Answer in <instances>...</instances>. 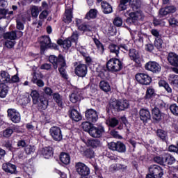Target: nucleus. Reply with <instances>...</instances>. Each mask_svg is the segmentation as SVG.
<instances>
[{
	"mask_svg": "<svg viewBox=\"0 0 178 178\" xmlns=\"http://www.w3.org/2000/svg\"><path fill=\"white\" fill-rule=\"evenodd\" d=\"M135 79L141 86H149L152 83V78L144 72H138L135 75Z\"/></svg>",
	"mask_w": 178,
	"mask_h": 178,
	"instance_id": "39448f33",
	"label": "nucleus"
},
{
	"mask_svg": "<svg viewBox=\"0 0 178 178\" xmlns=\"http://www.w3.org/2000/svg\"><path fill=\"white\" fill-rule=\"evenodd\" d=\"M168 151L169 152H175V154H178V147L175 145H170L168 147Z\"/></svg>",
	"mask_w": 178,
	"mask_h": 178,
	"instance_id": "774afa93",
	"label": "nucleus"
},
{
	"mask_svg": "<svg viewBox=\"0 0 178 178\" xmlns=\"http://www.w3.org/2000/svg\"><path fill=\"white\" fill-rule=\"evenodd\" d=\"M165 175L163 168L158 165H152L149 167V172L145 178H162Z\"/></svg>",
	"mask_w": 178,
	"mask_h": 178,
	"instance_id": "7ed1b4c3",
	"label": "nucleus"
},
{
	"mask_svg": "<svg viewBox=\"0 0 178 178\" xmlns=\"http://www.w3.org/2000/svg\"><path fill=\"white\" fill-rule=\"evenodd\" d=\"M59 159L62 165H69V163H70V154L62 152L59 155Z\"/></svg>",
	"mask_w": 178,
	"mask_h": 178,
	"instance_id": "bb28decb",
	"label": "nucleus"
},
{
	"mask_svg": "<svg viewBox=\"0 0 178 178\" xmlns=\"http://www.w3.org/2000/svg\"><path fill=\"white\" fill-rule=\"evenodd\" d=\"M3 38L5 40H11L15 41L17 38V34L16 33V31H12L11 32H7L4 33Z\"/></svg>",
	"mask_w": 178,
	"mask_h": 178,
	"instance_id": "58836bf2",
	"label": "nucleus"
},
{
	"mask_svg": "<svg viewBox=\"0 0 178 178\" xmlns=\"http://www.w3.org/2000/svg\"><path fill=\"white\" fill-rule=\"evenodd\" d=\"M36 105H38V111H39V112H44V111L48 108V98L45 97L44 95L40 96V99L38 100Z\"/></svg>",
	"mask_w": 178,
	"mask_h": 178,
	"instance_id": "412c9836",
	"label": "nucleus"
},
{
	"mask_svg": "<svg viewBox=\"0 0 178 178\" xmlns=\"http://www.w3.org/2000/svg\"><path fill=\"white\" fill-rule=\"evenodd\" d=\"M159 86L163 87L168 94H172V88H170V86L166 81L162 79L160 80L159 81Z\"/></svg>",
	"mask_w": 178,
	"mask_h": 178,
	"instance_id": "e433bc0d",
	"label": "nucleus"
},
{
	"mask_svg": "<svg viewBox=\"0 0 178 178\" xmlns=\"http://www.w3.org/2000/svg\"><path fill=\"white\" fill-rule=\"evenodd\" d=\"M153 161L155 163H158V165H161L163 166L164 165V153L161 154L160 156H156L153 158Z\"/></svg>",
	"mask_w": 178,
	"mask_h": 178,
	"instance_id": "49530a36",
	"label": "nucleus"
},
{
	"mask_svg": "<svg viewBox=\"0 0 178 178\" xmlns=\"http://www.w3.org/2000/svg\"><path fill=\"white\" fill-rule=\"evenodd\" d=\"M21 102L22 106H26L28 104H30V102H31V98H30V96L24 97L21 99Z\"/></svg>",
	"mask_w": 178,
	"mask_h": 178,
	"instance_id": "0e129e2a",
	"label": "nucleus"
},
{
	"mask_svg": "<svg viewBox=\"0 0 178 178\" xmlns=\"http://www.w3.org/2000/svg\"><path fill=\"white\" fill-rule=\"evenodd\" d=\"M42 155L45 159H51L54 157V147L51 146L44 147L42 149Z\"/></svg>",
	"mask_w": 178,
	"mask_h": 178,
	"instance_id": "b1692460",
	"label": "nucleus"
},
{
	"mask_svg": "<svg viewBox=\"0 0 178 178\" xmlns=\"http://www.w3.org/2000/svg\"><path fill=\"white\" fill-rule=\"evenodd\" d=\"M86 145L87 147H91V148H98V147H101V140L98 139H88Z\"/></svg>",
	"mask_w": 178,
	"mask_h": 178,
	"instance_id": "2f4dec72",
	"label": "nucleus"
},
{
	"mask_svg": "<svg viewBox=\"0 0 178 178\" xmlns=\"http://www.w3.org/2000/svg\"><path fill=\"white\" fill-rule=\"evenodd\" d=\"M83 155L88 159H92L95 156V152L91 148H88L83 152Z\"/></svg>",
	"mask_w": 178,
	"mask_h": 178,
	"instance_id": "37998d69",
	"label": "nucleus"
},
{
	"mask_svg": "<svg viewBox=\"0 0 178 178\" xmlns=\"http://www.w3.org/2000/svg\"><path fill=\"white\" fill-rule=\"evenodd\" d=\"M169 109L174 116H177L178 118V105L176 104H170Z\"/></svg>",
	"mask_w": 178,
	"mask_h": 178,
	"instance_id": "603ef678",
	"label": "nucleus"
},
{
	"mask_svg": "<svg viewBox=\"0 0 178 178\" xmlns=\"http://www.w3.org/2000/svg\"><path fill=\"white\" fill-rule=\"evenodd\" d=\"M108 49L110 50V52H111V54H115L116 58H119V54H120L119 44L117 45L113 43H111L108 46Z\"/></svg>",
	"mask_w": 178,
	"mask_h": 178,
	"instance_id": "ea45409f",
	"label": "nucleus"
},
{
	"mask_svg": "<svg viewBox=\"0 0 178 178\" xmlns=\"http://www.w3.org/2000/svg\"><path fill=\"white\" fill-rule=\"evenodd\" d=\"M10 74H9L8 72H0V86H6L10 81Z\"/></svg>",
	"mask_w": 178,
	"mask_h": 178,
	"instance_id": "393cba45",
	"label": "nucleus"
},
{
	"mask_svg": "<svg viewBox=\"0 0 178 178\" xmlns=\"http://www.w3.org/2000/svg\"><path fill=\"white\" fill-rule=\"evenodd\" d=\"M101 6L104 15H109V13H112V12H113L112 6L106 1H102Z\"/></svg>",
	"mask_w": 178,
	"mask_h": 178,
	"instance_id": "a878e982",
	"label": "nucleus"
},
{
	"mask_svg": "<svg viewBox=\"0 0 178 178\" xmlns=\"http://www.w3.org/2000/svg\"><path fill=\"white\" fill-rule=\"evenodd\" d=\"M113 24L116 26V27H120L123 24V19L120 17H117L114 19Z\"/></svg>",
	"mask_w": 178,
	"mask_h": 178,
	"instance_id": "bf43d9fd",
	"label": "nucleus"
},
{
	"mask_svg": "<svg viewBox=\"0 0 178 178\" xmlns=\"http://www.w3.org/2000/svg\"><path fill=\"white\" fill-rule=\"evenodd\" d=\"M93 41L99 51L102 52V54H104L105 52V46H104V44L99 41V40L95 38L93 39Z\"/></svg>",
	"mask_w": 178,
	"mask_h": 178,
	"instance_id": "a18cd8bd",
	"label": "nucleus"
},
{
	"mask_svg": "<svg viewBox=\"0 0 178 178\" xmlns=\"http://www.w3.org/2000/svg\"><path fill=\"white\" fill-rule=\"evenodd\" d=\"M118 124H119V120L116 119V118H112L108 120L109 127L115 128Z\"/></svg>",
	"mask_w": 178,
	"mask_h": 178,
	"instance_id": "5fc2aeb1",
	"label": "nucleus"
},
{
	"mask_svg": "<svg viewBox=\"0 0 178 178\" xmlns=\"http://www.w3.org/2000/svg\"><path fill=\"white\" fill-rule=\"evenodd\" d=\"M130 107V103L127 99L116 100L111 104L110 108L113 109L116 112H122V111H126Z\"/></svg>",
	"mask_w": 178,
	"mask_h": 178,
	"instance_id": "20e7f679",
	"label": "nucleus"
},
{
	"mask_svg": "<svg viewBox=\"0 0 178 178\" xmlns=\"http://www.w3.org/2000/svg\"><path fill=\"white\" fill-rule=\"evenodd\" d=\"M97 13L98 10H97V9H90L89 12L86 13L85 19H87V20H91V19H97Z\"/></svg>",
	"mask_w": 178,
	"mask_h": 178,
	"instance_id": "4c0bfd02",
	"label": "nucleus"
},
{
	"mask_svg": "<svg viewBox=\"0 0 178 178\" xmlns=\"http://www.w3.org/2000/svg\"><path fill=\"white\" fill-rule=\"evenodd\" d=\"M81 127L83 131H86V133H88V134H90V131H91L92 127H94V124H92V122H91L86 121L82 122Z\"/></svg>",
	"mask_w": 178,
	"mask_h": 178,
	"instance_id": "c9c22d12",
	"label": "nucleus"
},
{
	"mask_svg": "<svg viewBox=\"0 0 178 178\" xmlns=\"http://www.w3.org/2000/svg\"><path fill=\"white\" fill-rule=\"evenodd\" d=\"M127 8H129V5L124 4V3L119 1V4L118 6V10L119 12H124V10H127Z\"/></svg>",
	"mask_w": 178,
	"mask_h": 178,
	"instance_id": "13d9d810",
	"label": "nucleus"
},
{
	"mask_svg": "<svg viewBox=\"0 0 178 178\" xmlns=\"http://www.w3.org/2000/svg\"><path fill=\"white\" fill-rule=\"evenodd\" d=\"M129 6L133 9V10H137L141 8V0H131L129 2Z\"/></svg>",
	"mask_w": 178,
	"mask_h": 178,
	"instance_id": "79ce46f5",
	"label": "nucleus"
},
{
	"mask_svg": "<svg viewBox=\"0 0 178 178\" xmlns=\"http://www.w3.org/2000/svg\"><path fill=\"white\" fill-rule=\"evenodd\" d=\"M156 136L160 140L166 143L168 141V132H166L163 129H157L156 131Z\"/></svg>",
	"mask_w": 178,
	"mask_h": 178,
	"instance_id": "f704fd0d",
	"label": "nucleus"
},
{
	"mask_svg": "<svg viewBox=\"0 0 178 178\" xmlns=\"http://www.w3.org/2000/svg\"><path fill=\"white\" fill-rule=\"evenodd\" d=\"M53 99L57 104L59 108H63V97L59 92H55L52 95Z\"/></svg>",
	"mask_w": 178,
	"mask_h": 178,
	"instance_id": "c85d7f7f",
	"label": "nucleus"
},
{
	"mask_svg": "<svg viewBox=\"0 0 178 178\" xmlns=\"http://www.w3.org/2000/svg\"><path fill=\"white\" fill-rule=\"evenodd\" d=\"M108 148L111 151H117V152H120V154H124L126 152V145L120 141L110 143L108 144Z\"/></svg>",
	"mask_w": 178,
	"mask_h": 178,
	"instance_id": "f8f14e48",
	"label": "nucleus"
},
{
	"mask_svg": "<svg viewBox=\"0 0 178 178\" xmlns=\"http://www.w3.org/2000/svg\"><path fill=\"white\" fill-rule=\"evenodd\" d=\"M31 82L33 84H36V86L40 88L44 87V86H45L44 81H42V79H38L37 76L35 75L33 76Z\"/></svg>",
	"mask_w": 178,
	"mask_h": 178,
	"instance_id": "de8ad7c7",
	"label": "nucleus"
},
{
	"mask_svg": "<svg viewBox=\"0 0 178 178\" xmlns=\"http://www.w3.org/2000/svg\"><path fill=\"white\" fill-rule=\"evenodd\" d=\"M75 168L78 175L82 177H86V176L90 175V168H88V166L83 163H76L75 165Z\"/></svg>",
	"mask_w": 178,
	"mask_h": 178,
	"instance_id": "6e6552de",
	"label": "nucleus"
},
{
	"mask_svg": "<svg viewBox=\"0 0 178 178\" xmlns=\"http://www.w3.org/2000/svg\"><path fill=\"white\" fill-rule=\"evenodd\" d=\"M31 13L32 17H38V15H40V10H38V6H33L31 8Z\"/></svg>",
	"mask_w": 178,
	"mask_h": 178,
	"instance_id": "864d4df0",
	"label": "nucleus"
},
{
	"mask_svg": "<svg viewBox=\"0 0 178 178\" xmlns=\"http://www.w3.org/2000/svg\"><path fill=\"white\" fill-rule=\"evenodd\" d=\"M169 81L172 86H174V87H177L178 88V75H170Z\"/></svg>",
	"mask_w": 178,
	"mask_h": 178,
	"instance_id": "3c124183",
	"label": "nucleus"
},
{
	"mask_svg": "<svg viewBox=\"0 0 178 178\" xmlns=\"http://www.w3.org/2000/svg\"><path fill=\"white\" fill-rule=\"evenodd\" d=\"M80 99V95L77 93H72L71 94V96L70 97V101L72 102V104H76V102H79V100Z\"/></svg>",
	"mask_w": 178,
	"mask_h": 178,
	"instance_id": "6e6d98bb",
	"label": "nucleus"
},
{
	"mask_svg": "<svg viewBox=\"0 0 178 178\" xmlns=\"http://www.w3.org/2000/svg\"><path fill=\"white\" fill-rule=\"evenodd\" d=\"M152 118L154 123H159L162 121L163 113H162L159 108L154 106V108L152 109Z\"/></svg>",
	"mask_w": 178,
	"mask_h": 178,
	"instance_id": "6ab92c4d",
	"label": "nucleus"
},
{
	"mask_svg": "<svg viewBox=\"0 0 178 178\" xmlns=\"http://www.w3.org/2000/svg\"><path fill=\"white\" fill-rule=\"evenodd\" d=\"M69 116L72 120H74V122H80L81 119H83V117L81 116V114L78 112L76 108H71L68 111Z\"/></svg>",
	"mask_w": 178,
	"mask_h": 178,
	"instance_id": "4be33fe9",
	"label": "nucleus"
},
{
	"mask_svg": "<svg viewBox=\"0 0 178 178\" xmlns=\"http://www.w3.org/2000/svg\"><path fill=\"white\" fill-rule=\"evenodd\" d=\"M49 61L53 65L54 70H56V69H58V66H60V67H58L60 75L61 76L62 79L67 80V73L66 72V69L65 68L66 67V59H65L63 55L59 54L58 56L55 55H50L49 56Z\"/></svg>",
	"mask_w": 178,
	"mask_h": 178,
	"instance_id": "f03ea898",
	"label": "nucleus"
},
{
	"mask_svg": "<svg viewBox=\"0 0 178 178\" xmlns=\"http://www.w3.org/2000/svg\"><path fill=\"white\" fill-rule=\"evenodd\" d=\"M168 60L175 67H178V54L175 52H170L168 55Z\"/></svg>",
	"mask_w": 178,
	"mask_h": 178,
	"instance_id": "5701e85b",
	"label": "nucleus"
},
{
	"mask_svg": "<svg viewBox=\"0 0 178 178\" xmlns=\"http://www.w3.org/2000/svg\"><path fill=\"white\" fill-rule=\"evenodd\" d=\"M24 151L27 155H31V154H34L35 149H34V147L29 145L25 147Z\"/></svg>",
	"mask_w": 178,
	"mask_h": 178,
	"instance_id": "680f3d73",
	"label": "nucleus"
},
{
	"mask_svg": "<svg viewBox=\"0 0 178 178\" xmlns=\"http://www.w3.org/2000/svg\"><path fill=\"white\" fill-rule=\"evenodd\" d=\"M2 170L8 176H10L11 175H17V166L16 165L12 163L10 161L3 163L2 164Z\"/></svg>",
	"mask_w": 178,
	"mask_h": 178,
	"instance_id": "1a4fd4ad",
	"label": "nucleus"
},
{
	"mask_svg": "<svg viewBox=\"0 0 178 178\" xmlns=\"http://www.w3.org/2000/svg\"><path fill=\"white\" fill-rule=\"evenodd\" d=\"M9 92V87L7 85H1L0 86V98H6Z\"/></svg>",
	"mask_w": 178,
	"mask_h": 178,
	"instance_id": "a19ab883",
	"label": "nucleus"
},
{
	"mask_svg": "<svg viewBox=\"0 0 178 178\" xmlns=\"http://www.w3.org/2000/svg\"><path fill=\"white\" fill-rule=\"evenodd\" d=\"M139 118L143 124H147L151 120V113L147 108H140L139 111Z\"/></svg>",
	"mask_w": 178,
	"mask_h": 178,
	"instance_id": "dca6fc26",
	"label": "nucleus"
},
{
	"mask_svg": "<svg viewBox=\"0 0 178 178\" xmlns=\"http://www.w3.org/2000/svg\"><path fill=\"white\" fill-rule=\"evenodd\" d=\"M20 81V79L19 78V76L17 74H15L12 76V78H10V81H8V83L10 84H12V83H19Z\"/></svg>",
	"mask_w": 178,
	"mask_h": 178,
	"instance_id": "69168bd1",
	"label": "nucleus"
},
{
	"mask_svg": "<svg viewBox=\"0 0 178 178\" xmlns=\"http://www.w3.org/2000/svg\"><path fill=\"white\" fill-rule=\"evenodd\" d=\"M124 64L123 63V58L118 57H113L110 58L106 63V66H102L99 74H104L105 72H111V73H118L120 72Z\"/></svg>",
	"mask_w": 178,
	"mask_h": 178,
	"instance_id": "f257e3e1",
	"label": "nucleus"
},
{
	"mask_svg": "<svg viewBox=\"0 0 178 178\" xmlns=\"http://www.w3.org/2000/svg\"><path fill=\"white\" fill-rule=\"evenodd\" d=\"M145 69L156 74L161 73V65L155 61L147 62L145 65Z\"/></svg>",
	"mask_w": 178,
	"mask_h": 178,
	"instance_id": "ddd939ff",
	"label": "nucleus"
},
{
	"mask_svg": "<svg viewBox=\"0 0 178 178\" xmlns=\"http://www.w3.org/2000/svg\"><path fill=\"white\" fill-rule=\"evenodd\" d=\"M173 163H176V165L173 166L174 169L178 170V161H176V159H175V157L169 153H164L163 166H168V165H173Z\"/></svg>",
	"mask_w": 178,
	"mask_h": 178,
	"instance_id": "f3484780",
	"label": "nucleus"
},
{
	"mask_svg": "<svg viewBox=\"0 0 178 178\" xmlns=\"http://www.w3.org/2000/svg\"><path fill=\"white\" fill-rule=\"evenodd\" d=\"M156 96V92H155V88H154V86H148L145 95V99H147L149 101V99L155 98Z\"/></svg>",
	"mask_w": 178,
	"mask_h": 178,
	"instance_id": "cd10ccee",
	"label": "nucleus"
},
{
	"mask_svg": "<svg viewBox=\"0 0 178 178\" xmlns=\"http://www.w3.org/2000/svg\"><path fill=\"white\" fill-rule=\"evenodd\" d=\"M3 147L10 151V152H13L15 151V148L13 147V145L12 144V141L8 140L4 141L3 143Z\"/></svg>",
	"mask_w": 178,
	"mask_h": 178,
	"instance_id": "8fccbe9b",
	"label": "nucleus"
},
{
	"mask_svg": "<svg viewBox=\"0 0 178 178\" xmlns=\"http://www.w3.org/2000/svg\"><path fill=\"white\" fill-rule=\"evenodd\" d=\"M169 24L172 27H178V21L176 18H170L169 19Z\"/></svg>",
	"mask_w": 178,
	"mask_h": 178,
	"instance_id": "338daca9",
	"label": "nucleus"
},
{
	"mask_svg": "<svg viewBox=\"0 0 178 178\" xmlns=\"http://www.w3.org/2000/svg\"><path fill=\"white\" fill-rule=\"evenodd\" d=\"M79 29L81 30V31H88V32L92 31V27H91V26L84 24L79 26Z\"/></svg>",
	"mask_w": 178,
	"mask_h": 178,
	"instance_id": "4d7b16f0",
	"label": "nucleus"
},
{
	"mask_svg": "<svg viewBox=\"0 0 178 178\" xmlns=\"http://www.w3.org/2000/svg\"><path fill=\"white\" fill-rule=\"evenodd\" d=\"M31 97L32 98L33 105L38 104V100L41 99V97H44L42 95H40L38 90H33L31 92Z\"/></svg>",
	"mask_w": 178,
	"mask_h": 178,
	"instance_id": "473e14b6",
	"label": "nucleus"
},
{
	"mask_svg": "<svg viewBox=\"0 0 178 178\" xmlns=\"http://www.w3.org/2000/svg\"><path fill=\"white\" fill-rule=\"evenodd\" d=\"M50 42L51 38H49V35H43L40 38V44L41 54H44V52L48 49Z\"/></svg>",
	"mask_w": 178,
	"mask_h": 178,
	"instance_id": "a211bd4d",
	"label": "nucleus"
},
{
	"mask_svg": "<svg viewBox=\"0 0 178 178\" xmlns=\"http://www.w3.org/2000/svg\"><path fill=\"white\" fill-rule=\"evenodd\" d=\"M99 87L104 92H109L111 90V84L106 80H102L99 82Z\"/></svg>",
	"mask_w": 178,
	"mask_h": 178,
	"instance_id": "7c9ffc66",
	"label": "nucleus"
},
{
	"mask_svg": "<svg viewBox=\"0 0 178 178\" xmlns=\"http://www.w3.org/2000/svg\"><path fill=\"white\" fill-rule=\"evenodd\" d=\"M104 134H105V127L102 125H98L97 127L93 125L89 134L90 137H93V138H101Z\"/></svg>",
	"mask_w": 178,
	"mask_h": 178,
	"instance_id": "9d476101",
	"label": "nucleus"
},
{
	"mask_svg": "<svg viewBox=\"0 0 178 178\" xmlns=\"http://www.w3.org/2000/svg\"><path fill=\"white\" fill-rule=\"evenodd\" d=\"M145 51H147V52H154V50L155 49V46L152 43H148L145 44Z\"/></svg>",
	"mask_w": 178,
	"mask_h": 178,
	"instance_id": "e2e57ef3",
	"label": "nucleus"
},
{
	"mask_svg": "<svg viewBox=\"0 0 178 178\" xmlns=\"http://www.w3.org/2000/svg\"><path fill=\"white\" fill-rule=\"evenodd\" d=\"M129 52V56L131 60L135 62L136 65H141V57H140V52L136 49H130Z\"/></svg>",
	"mask_w": 178,
	"mask_h": 178,
	"instance_id": "aec40b11",
	"label": "nucleus"
},
{
	"mask_svg": "<svg viewBox=\"0 0 178 178\" xmlns=\"http://www.w3.org/2000/svg\"><path fill=\"white\" fill-rule=\"evenodd\" d=\"M15 44H16V41L6 40L4 46L8 49H10L13 48V47H15Z\"/></svg>",
	"mask_w": 178,
	"mask_h": 178,
	"instance_id": "052dcab7",
	"label": "nucleus"
},
{
	"mask_svg": "<svg viewBox=\"0 0 178 178\" xmlns=\"http://www.w3.org/2000/svg\"><path fill=\"white\" fill-rule=\"evenodd\" d=\"M129 17L127 18V23L128 24H131V23H137L138 20L144 19V13L141 10H138L135 12H131L129 15Z\"/></svg>",
	"mask_w": 178,
	"mask_h": 178,
	"instance_id": "423d86ee",
	"label": "nucleus"
},
{
	"mask_svg": "<svg viewBox=\"0 0 178 178\" xmlns=\"http://www.w3.org/2000/svg\"><path fill=\"white\" fill-rule=\"evenodd\" d=\"M154 45L158 51H162V45H163V40L162 38H156L154 42Z\"/></svg>",
	"mask_w": 178,
	"mask_h": 178,
	"instance_id": "c03bdc74",
	"label": "nucleus"
},
{
	"mask_svg": "<svg viewBox=\"0 0 178 178\" xmlns=\"http://www.w3.org/2000/svg\"><path fill=\"white\" fill-rule=\"evenodd\" d=\"M49 134L54 141H58V143L63 140V135L62 134V130L60 127L54 126L49 129Z\"/></svg>",
	"mask_w": 178,
	"mask_h": 178,
	"instance_id": "0eeeda50",
	"label": "nucleus"
},
{
	"mask_svg": "<svg viewBox=\"0 0 178 178\" xmlns=\"http://www.w3.org/2000/svg\"><path fill=\"white\" fill-rule=\"evenodd\" d=\"M120 120L122 122V124H124L125 127H126V135L129 136V134H130V129L129 128V127H127V124H129L130 126V123H129V121H127V118H126V116H122L120 118Z\"/></svg>",
	"mask_w": 178,
	"mask_h": 178,
	"instance_id": "09e8293b",
	"label": "nucleus"
},
{
	"mask_svg": "<svg viewBox=\"0 0 178 178\" xmlns=\"http://www.w3.org/2000/svg\"><path fill=\"white\" fill-rule=\"evenodd\" d=\"M72 19H73V10L71 8L65 10V15L63 19L64 23L70 24Z\"/></svg>",
	"mask_w": 178,
	"mask_h": 178,
	"instance_id": "72a5a7b5",
	"label": "nucleus"
},
{
	"mask_svg": "<svg viewBox=\"0 0 178 178\" xmlns=\"http://www.w3.org/2000/svg\"><path fill=\"white\" fill-rule=\"evenodd\" d=\"M7 113L8 119L11 120L13 123H20V120H22V116L17 110L15 108H8L7 110Z\"/></svg>",
	"mask_w": 178,
	"mask_h": 178,
	"instance_id": "9b49d317",
	"label": "nucleus"
},
{
	"mask_svg": "<svg viewBox=\"0 0 178 178\" xmlns=\"http://www.w3.org/2000/svg\"><path fill=\"white\" fill-rule=\"evenodd\" d=\"M85 118L88 122L95 123L98 120V112L92 108L87 109L85 112Z\"/></svg>",
	"mask_w": 178,
	"mask_h": 178,
	"instance_id": "4468645a",
	"label": "nucleus"
},
{
	"mask_svg": "<svg viewBox=\"0 0 178 178\" xmlns=\"http://www.w3.org/2000/svg\"><path fill=\"white\" fill-rule=\"evenodd\" d=\"M74 73L78 77H86L88 73V67L86 64L79 63L74 69Z\"/></svg>",
	"mask_w": 178,
	"mask_h": 178,
	"instance_id": "2eb2a0df",
	"label": "nucleus"
},
{
	"mask_svg": "<svg viewBox=\"0 0 178 178\" xmlns=\"http://www.w3.org/2000/svg\"><path fill=\"white\" fill-rule=\"evenodd\" d=\"M15 132H16V126L14 125L13 127H7L3 131V137L5 138H10L12 134Z\"/></svg>",
	"mask_w": 178,
	"mask_h": 178,
	"instance_id": "c756f323",
	"label": "nucleus"
}]
</instances>
